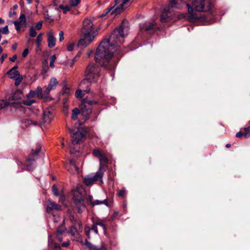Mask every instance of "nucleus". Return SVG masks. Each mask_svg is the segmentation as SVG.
Returning a JSON list of instances; mask_svg holds the SVG:
<instances>
[{
  "mask_svg": "<svg viewBox=\"0 0 250 250\" xmlns=\"http://www.w3.org/2000/svg\"><path fill=\"white\" fill-rule=\"evenodd\" d=\"M42 36H43V33H40L38 35V36L36 39V43L37 45H41V42L42 40Z\"/></svg>",
  "mask_w": 250,
  "mask_h": 250,
  "instance_id": "obj_26",
  "label": "nucleus"
},
{
  "mask_svg": "<svg viewBox=\"0 0 250 250\" xmlns=\"http://www.w3.org/2000/svg\"><path fill=\"white\" fill-rule=\"evenodd\" d=\"M243 135H244V134L243 132L242 131H239L237 133H236V137H237V138H240Z\"/></svg>",
  "mask_w": 250,
  "mask_h": 250,
  "instance_id": "obj_55",
  "label": "nucleus"
},
{
  "mask_svg": "<svg viewBox=\"0 0 250 250\" xmlns=\"http://www.w3.org/2000/svg\"><path fill=\"white\" fill-rule=\"evenodd\" d=\"M54 118V111L52 108H46L43 111L42 121L45 124H49Z\"/></svg>",
  "mask_w": 250,
  "mask_h": 250,
  "instance_id": "obj_12",
  "label": "nucleus"
},
{
  "mask_svg": "<svg viewBox=\"0 0 250 250\" xmlns=\"http://www.w3.org/2000/svg\"><path fill=\"white\" fill-rule=\"evenodd\" d=\"M70 165L71 167L74 168L76 171V172H78L79 168L76 166V165L74 163V161L71 160L70 162Z\"/></svg>",
  "mask_w": 250,
  "mask_h": 250,
  "instance_id": "obj_41",
  "label": "nucleus"
},
{
  "mask_svg": "<svg viewBox=\"0 0 250 250\" xmlns=\"http://www.w3.org/2000/svg\"><path fill=\"white\" fill-rule=\"evenodd\" d=\"M37 34V33L35 29L33 27H31L29 30L30 36L31 37H35L36 36Z\"/></svg>",
  "mask_w": 250,
  "mask_h": 250,
  "instance_id": "obj_30",
  "label": "nucleus"
},
{
  "mask_svg": "<svg viewBox=\"0 0 250 250\" xmlns=\"http://www.w3.org/2000/svg\"><path fill=\"white\" fill-rule=\"evenodd\" d=\"M17 59V55H14L12 56V57L9 58V60L11 62H14Z\"/></svg>",
  "mask_w": 250,
  "mask_h": 250,
  "instance_id": "obj_56",
  "label": "nucleus"
},
{
  "mask_svg": "<svg viewBox=\"0 0 250 250\" xmlns=\"http://www.w3.org/2000/svg\"><path fill=\"white\" fill-rule=\"evenodd\" d=\"M7 73L11 79H16L20 77H22V76L20 75V72L17 70L13 71L12 70H9Z\"/></svg>",
  "mask_w": 250,
  "mask_h": 250,
  "instance_id": "obj_21",
  "label": "nucleus"
},
{
  "mask_svg": "<svg viewBox=\"0 0 250 250\" xmlns=\"http://www.w3.org/2000/svg\"><path fill=\"white\" fill-rule=\"evenodd\" d=\"M34 91H36V94L39 97L42 95V88L41 86H38L36 90Z\"/></svg>",
  "mask_w": 250,
  "mask_h": 250,
  "instance_id": "obj_37",
  "label": "nucleus"
},
{
  "mask_svg": "<svg viewBox=\"0 0 250 250\" xmlns=\"http://www.w3.org/2000/svg\"><path fill=\"white\" fill-rule=\"evenodd\" d=\"M19 24H21V23L17 21H15L14 22V24H15L16 28L17 30L20 29Z\"/></svg>",
  "mask_w": 250,
  "mask_h": 250,
  "instance_id": "obj_57",
  "label": "nucleus"
},
{
  "mask_svg": "<svg viewBox=\"0 0 250 250\" xmlns=\"http://www.w3.org/2000/svg\"><path fill=\"white\" fill-rule=\"evenodd\" d=\"M80 3V0H70V3L72 6H76Z\"/></svg>",
  "mask_w": 250,
  "mask_h": 250,
  "instance_id": "obj_36",
  "label": "nucleus"
},
{
  "mask_svg": "<svg viewBox=\"0 0 250 250\" xmlns=\"http://www.w3.org/2000/svg\"><path fill=\"white\" fill-rule=\"evenodd\" d=\"M244 134L246 138L250 137V126L244 128Z\"/></svg>",
  "mask_w": 250,
  "mask_h": 250,
  "instance_id": "obj_28",
  "label": "nucleus"
},
{
  "mask_svg": "<svg viewBox=\"0 0 250 250\" xmlns=\"http://www.w3.org/2000/svg\"><path fill=\"white\" fill-rule=\"evenodd\" d=\"M128 30L127 21H123L119 28L112 31L108 39L101 42L96 50V62L107 67L113 56V50H117V47L123 42L124 38L127 34Z\"/></svg>",
  "mask_w": 250,
  "mask_h": 250,
  "instance_id": "obj_1",
  "label": "nucleus"
},
{
  "mask_svg": "<svg viewBox=\"0 0 250 250\" xmlns=\"http://www.w3.org/2000/svg\"><path fill=\"white\" fill-rule=\"evenodd\" d=\"M17 43H15L12 46V48L13 50H16L17 49Z\"/></svg>",
  "mask_w": 250,
  "mask_h": 250,
  "instance_id": "obj_61",
  "label": "nucleus"
},
{
  "mask_svg": "<svg viewBox=\"0 0 250 250\" xmlns=\"http://www.w3.org/2000/svg\"><path fill=\"white\" fill-rule=\"evenodd\" d=\"M174 13L171 11L169 6H167L164 8L162 11L160 20L162 22H166L169 21L174 17Z\"/></svg>",
  "mask_w": 250,
  "mask_h": 250,
  "instance_id": "obj_10",
  "label": "nucleus"
},
{
  "mask_svg": "<svg viewBox=\"0 0 250 250\" xmlns=\"http://www.w3.org/2000/svg\"><path fill=\"white\" fill-rule=\"evenodd\" d=\"M104 174V171L100 167L98 171L94 174V175H88L83 178V182L87 186H90L93 183L97 181H100L103 183L102 178Z\"/></svg>",
  "mask_w": 250,
  "mask_h": 250,
  "instance_id": "obj_6",
  "label": "nucleus"
},
{
  "mask_svg": "<svg viewBox=\"0 0 250 250\" xmlns=\"http://www.w3.org/2000/svg\"><path fill=\"white\" fill-rule=\"evenodd\" d=\"M93 223L95 224L97 226H99L101 227L104 230V231L105 232L106 229V226L105 224L103 223V221L101 220H95L93 221Z\"/></svg>",
  "mask_w": 250,
  "mask_h": 250,
  "instance_id": "obj_22",
  "label": "nucleus"
},
{
  "mask_svg": "<svg viewBox=\"0 0 250 250\" xmlns=\"http://www.w3.org/2000/svg\"><path fill=\"white\" fill-rule=\"evenodd\" d=\"M65 230V227L63 225L59 226L56 230V236L58 239L61 242L62 241V238L61 237V234L64 232Z\"/></svg>",
  "mask_w": 250,
  "mask_h": 250,
  "instance_id": "obj_20",
  "label": "nucleus"
},
{
  "mask_svg": "<svg viewBox=\"0 0 250 250\" xmlns=\"http://www.w3.org/2000/svg\"><path fill=\"white\" fill-rule=\"evenodd\" d=\"M15 85H18L22 80V77H20L18 79H16Z\"/></svg>",
  "mask_w": 250,
  "mask_h": 250,
  "instance_id": "obj_52",
  "label": "nucleus"
},
{
  "mask_svg": "<svg viewBox=\"0 0 250 250\" xmlns=\"http://www.w3.org/2000/svg\"><path fill=\"white\" fill-rule=\"evenodd\" d=\"M58 84L56 78H52L47 85L45 87V89L44 90V94L47 95L49 94L51 90H54L56 88L57 85Z\"/></svg>",
  "mask_w": 250,
  "mask_h": 250,
  "instance_id": "obj_15",
  "label": "nucleus"
},
{
  "mask_svg": "<svg viewBox=\"0 0 250 250\" xmlns=\"http://www.w3.org/2000/svg\"><path fill=\"white\" fill-rule=\"evenodd\" d=\"M48 46L49 48H52L56 44V38L54 35V32L50 31L47 34Z\"/></svg>",
  "mask_w": 250,
  "mask_h": 250,
  "instance_id": "obj_18",
  "label": "nucleus"
},
{
  "mask_svg": "<svg viewBox=\"0 0 250 250\" xmlns=\"http://www.w3.org/2000/svg\"><path fill=\"white\" fill-rule=\"evenodd\" d=\"M62 209V207L57 204L51 202L49 201L47 207L46 211L48 213H52L53 215L55 214L56 211L61 210Z\"/></svg>",
  "mask_w": 250,
  "mask_h": 250,
  "instance_id": "obj_13",
  "label": "nucleus"
},
{
  "mask_svg": "<svg viewBox=\"0 0 250 250\" xmlns=\"http://www.w3.org/2000/svg\"><path fill=\"white\" fill-rule=\"evenodd\" d=\"M90 229H91V230H93L96 234H97L98 233L97 226L94 223H93V225H92V227Z\"/></svg>",
  "mask_w": 250,
  "mask_h": 250,
  "instance_id": "obj_47",
  "label": "nucleus"
},
{
  "mask_svg": "<svg viewBox=\"0 0 250 250\" xmlns=\"http://www.w3.org/2000/svg\"><path fill=\"white\" fill-rule=\"evenodd\" d=\"M100 159V161H102L104 162H107L108 160L107 158L106 157L104 153L103 152V153L98 158Z\"/></svg>",
  "mask_w": 250,
  "mask_h": 250,
  "instance_id": "obj_35",
  "label": "nucleus"
},
{
  "mask_svg": "<svg viewBox=\"0 0 250 250\" xmlns=\"http://www.w3.org/2000/svg\"><path fill=\"white\" fill-rule=\"evenodd\" d=\"M59 8L63 10V12L64 14H66L67 12L70 11V7L68 5H63L62 4H61L59 6Z\"/></svg>",
  "mask_w": 250,
  "mask_h": 250,
  "instance_id": "obj_25",
  "label": "nucleus"
},
{
  "mask_svg": "<svg viewBox=\"0 0 250 250\" xmlns=\"http://www.w3.org/2000/svg\"><path fill=\"white\" fill-rule=\"evenodd\" d=\"M92 82H91L90 80H88V79H84L81 81L79 84L80 87H81V89L83 90L86 93H88L90 90V83Z\"/></svg>",
  "mask_w": 250,
  "mask_h": 250,
  "instance_id": "obj_17",
  "label": "nucleus"
},
{
  "mask_svg": "<svg viewBox=\"0 0 250 250\" xmlns=\"http://www.w3.org/2000/svg\"><path fill=\"white\" fill-rule=\"evenodd\" d=\"M82 32L86 33H97L94 30V24L92 20L87 18L84 20Z\"/></svg>",
  "mask_w": 250,
  "mask_h": 250,
  "instance_id": "obj_9",
  "label": "nucleus"
},
{
  "mask_svg": "<svg viewBox=\"0 0 250 250\" xmlns=\"http://www.w3.org/2000/svg\"><path fill=\"white\" fill-rule=\"evenodd\" d=\"M21 24H24L26 22V17L24 14H21L19 18V21Z\"/></svg>",
  "mask_w": 250,
  "mask_h": 250,
  "instance_id": "obj_31",
  "label": "nucleus"
},
{
  "mask_svg": "<svg viewBox=\"0 0 250 250\" xmlns=\"http://www.w3.org/2000/svg\"><path fill=\"white\" fill-rule=\"evenodd\" d=\"M52 191L53 192L55 196H58L59 193L58 191V189L56 185H54L52 187Z\"/></svg>",
  "mask_w": 250,
  "mask_h": 250,
  "instance_id": "obj_44",
  "label": "nucleus"
},
{
  "mask_svg": "<svg viewBox=\"0 0 250 250\" xmlns=\"http://www.w3.org/2000/svg\"><path fill=\"white\" fill-rule=\"evenodd\" d=\"M96 104L97 102L88 100H84L81 104V114L83 119L86 120L89 119V115L92 112L91 106L93 104Z\"/></svg>",
  "mask_w": 250,
  "mask_h": 250,
  "instance_id": "obj_5",
  "label": "nucleus"
},
{
  "mask_svg": "<svg viewBox=\"0 0 250 250\" xmlns=\"http://www.w3.org/2000/svg\"><path fill=\"white\" fill-rule=\"evenodd\" d=\"M80 113V111L77 108H75L72 110V114L71 118L73 120H76L77 119L78 115Z\"/></svg>",
  "mask_w": 250,
  "mask_h": 250,
  "instance_id": "obj_23",
  "label": "nucleus"
},
{
  "mask_svg": "<svg viewBox=\"0 0 250 250\" xmlns=\"http://www.w3.org/2000/svg\"><path fill=\"white\" fill-rule=\"evenodd\" d=\"M37 45V49H36V51L37 52H39V51H41V50H42L41 45Z\"/></svg>",
  "mask_w": 250,
  "mask_h": 250,
  "instance_id": "obj_62",
  "label": "nucleus"
},
{
  "mask_svg": "<svg viewBox=\"0 0 250 250\" xmlns=\"http://www.w3.org/2000/svg\"><path fill=\"white\" fill-rule=\"evenodd\" d=\"M8 105V103L4 100H0V110Z\"/></svg>",
  "mask_w": 250,
  "mask_h": 250,
  "instance_id": "obj_38",
  "label": "nucleus"
},
{
  "mask_svg": "<svg viewBox=\"0 0 250 250\" xmlns=\"http://www.w3.org/2000/svg\"><path fill=\"white\" fill-rule=\"evenodd\" d=\"M53 218H54V222H59L61 220V217L59 215H53Z\"/></svg>",
  "mask_w": 250,
  "mask_h": 250,
  "instance_id": "obj_45",
  "label": "nucleus"
},
{
  "mask_svg": "<svg viewBox=\"0 0 250 250\" xmlns=\"http://www.w3.org/2000/svg\"><path fill=\"white\" fill-rule=\"evenodd\" d=\"M92 197L91 196H89V201L90 204L92 206L94 207L96 205H100L101 204H104L107 207H109L110 205L108 202V200L107 199H105L103 201H100L99 200H96L95 201H92Z\"/></svg>",
  "mask_w": 250,
  "mask_h": 250,
  "instance_id": "obj_19",
  "label": "nucleus"
},
{
  "mask_svg": "<svg viewBox=\"0 0 250 250\" xmlns=\"http://www.w3.org/2000/svg\"><path fill=\"white\" fill-rule=\"evenodd\" d=\"M178 1H181V0H170V6H169L170 7V8L173 7L178 8V6L177 4L178 3Z\"/></svg>",
  "mask_w": 250,
  "mask_h": 250,
  "instance_id": "obj_27",
  "label": "nucleus"
},
{
  "mask_svg": "<svg viewBox=\"0 0 250 250\" xmlns=\"http://www.w3.org/2000/svg\"><path fill=\"white\" fill-rule=\"evenodd\" d=\"M7 54H3L2 55L0 58V62L2 63L3 62L4 60L7 57Z\"/></svg>",
  "mask_w": 250,
  "mask_h": 250,
  "instance_id": "obj_53",
  "label": "nucleus"
},
{
  "mask_svg": "<svg viewBox=\"0 0 250 250\" xmlns=\"http://www.w3.org/2000/svg\"><path fill=\"white\" fill-rule=\"evenodd\" d=\"M78 232L77 230H76L75 227H73L71 228L70 232L72 235H75V232Z\"/></svg>",
  "mask_w": 250,
  "mask_h": 250,
  "instance_id": "obj_54",
  "label": "nucleus"
},
{
  "mask_svg": "<svg viewBox=\"0 0 250 250\" xmlns=\"http://www.w3.org/2000/svg\"><path fill=\"white\" fill-rule=\"evenodd\" d=\"M126 194L125 189L120 190L118 192V195L123 198L125 197Z\"/></svg>",
  "mask_w": 250,
  "mask_h": 250,
  "instance_id": "obj_42",
  "label": "nucleus"
},
{
  "mask_svg": "<svg viewBox=\"0 0 250 250\" xmlns=\"http://www.w3.org/2000/svg\"><path fill=\"white\" fill-rule=\"evenodd\" d=\"M72 203L74 209L79 213L84 211L86 208L85 205V194L83 186L78 185L76 189L73 190Z\"/></svg>",
  "mask_w": 250,
  "mask_h": 250,
  "instance_id": "obj_2",
  "label": "nucleus"
},
{
  "mask_svg": "<svg viewBox=\"0 0 250 250\" xmlns=\"http://www.w3.org/2000/svg\"><path fill=\"white\" fill-rule=\"evenodd\" d=\"M69 245V243L68 242H65L62 243V246L63 247H66L68 246Z\"/></svg>",
  "mask_w": 250,
  "mask_h": 250,
  "instance_id": "obj_60",
  "label": "nucleus"
},
{
  "mask_svg": "<svg viewBox=\"0 0 250 250\" xmlns=\"http://www.w3.org/2000/svg\"><path fill=\"white\" fill-rule=\"evenodd\" d=\"M155 24L150 23L148 26L145 27V30L147 31L152 30L154 27Z\"/></svg>",
  "mask_w": 250,
  "mask_h": 250,
  "instance_id": "obj_39",
  "label": "nucleus"
},
{
  "mask_svg": "<svg viewBox=\"0 0 250 250\" xmlns=\"http://www.w3.org/2000/svg\"><path fill=\"white\" fill-rule=\"evenodd\" d=\"M129 1V0H115L116 4L118 5L109 10L108 12L111 11V14H118L121 13L125 9V5Z\"/></svg>",
  "mask_w": 250,
  "mask_h": 250,
  "instance_id": "obj_11",
  "label": "nucleus"
},
{
  "mask_svg": "<svg viewBox=\"0 0 250 250\" xmlns=\"http://www.w3.org/2000/svg\"><path fill=\"white\" fill-rule=\"evenodd\" d=\"M186 5L189 14H192L193 10L200 12H210L213 7L211 0H194L191 5L187 3Z\"/></svg>",
  "mask_w": 250,
  "mask_h": 250,
  "instance_id": "obj_3",
  "label": "nucleus"
},
{
  "mask_svg": "<svg viewBox=\"0 0 250 250\" xmlns=\"http://www.w3.org/2000/svg\"><path fill=\"white\" fill-rule=\"evenodd\" d=\"M85 135L83 133L78 130L74 133L72 136V144L76 145L80 143L84 138Z\"/></svg>",
  "mask_w": 250,
  "mask_h": 250,
  "instance_id": "obj_14",
  "label": "nucleus"
},
{
  "mask_svg": "<svg viewBox=\"0 0 250 250\" xmlns=\"http://www.w3.org/2000/svg\"><path fill=\"white\" fill-rule=\"evenodd\" d=\"M83 245L84 248L88 249L89 250H106V248L104 246L102 245L100 247L96 246L91 244V243L88 242L87 240H85V242L84 243H83Z\"/></svg>",
  "mask_w": 250,
  "mask_h": 250,
  "instance_id": "obj_16",
  "label": "nucleus"
},
{
  "mask_svg": "<svg viewBox=\"0 0 250 250\" xmlns=\"http://www.w3.org/2000/svg\"><path fill=\"white\" fill-rule=\"evenodd\" d=\"M42 21H40L36 24V25L35 26V28L37 30H40L42 28Z\"/></svg>",
  "mask_w": 250,
  "mask_h": 250,
  "instance_id": "obj_46",
  "label": "nucleus"
},
{
  "mask_svg": "<svg viewBox=\"0 0 250 250\" xmlns=\"http://www.w3.org/2000/svg\"><path fill=\"white\" fill-rule=\"evenodd\" d=\"M28 52H29V51H28V49L26 48V49H24L22 54V57L24 58L26 57L27 56Z\"/></svg>",
  "mask_w": 250,
  "mask_h": 250,
  "instance_id": "obj_51",
  "label": "nucleus"
},
{
  "mask_svg": "<svg viewBox=\"0 0 250 250\" xmlns=\"http://www.w3.org/2000/svg\"><path fill=\"white\" fill-rule=\"evenodd\" d=\"M56 60V55H52L50 58V66L52 68H54V62H55Z\"/></svg>",
  "mask_w": 250,
  "mask_h": 250,
  "instance_id": "obj_29",
  "label": "nucleus"
},
{
  "mask_svg": "<svg viewBox=\"0 0 250 250\" xmlns=\"http://www.w3.org/2000/svg\"><path fill=\"white\" fill-rule=\"evenodd\" d=\"M91 230L90 228L88 226H86L84 228V232L86 235L89 238L90 237V231Z\"/></svg>",
  "mask_w": 250,
  "mask_h": 250,
  "instance_id": "obj_40",
  "label": "nucleus"
},
{
  "mask_svg": "<svg viewBox=\"0 0 250 250\" xmlns=\"http://www.w3.org/2000/svg\"><path fill=\"white\" fill-rule=\"evenodd\" d=\"M83 38L81 39L78 43L79 47H85L88 45L94 40L97 33H83Z\"/></svg>",
  "mask_w": 250,
  "mask_h": 250,
  "instance_id": "obj_8",
  "label": "nucleus"
},
{
  "mask_svg": "<svg viewBox=\"0 0 250 250\" xmlns=\"http://www.w3.org/2000/svg\"><path fill=\"white\" fill-rule=\"evenodd\" d=\"M36 95H37L36 94V91H33V90H31L29 93L27 94V96L28 97V98H33Z\"/></svg>",
  "mask_w": 250,
  "mask_h": 250,
  "instance_id": "obj_43",
  "label": "nucleus"
},
{
  "mask_svg": "<svg viewBox=\"0 0 250 250\" xmlns=\"http://www.w3.org/2000/svg\"><path fill=\"white\" fill-rule=\"evenodd\" d=\"M82 89H78L75 92V96L77 98H82L83 97V93Z\"/></svg>",
  "mask_w": 250,
  "mask_h": 250,
  "instance_id": "obj_34",
  "label": "nucleus"
},
{
  "mask_svg": "<svg viewBox=\"0 0 250 250\" xmlns=\"http://www.w3.org/2000/svg\"><path fill=\"white\" fill-rule=\"evenodd\" d=\"M16 14V12H12V8L10 9V11L9 12V15L10 17H12L14 15Z\"/></svg>",
  "mask_w": 250,
  "mask_h": 250,
  "instance_id": "obj_58",
  "label": "nucleus"
},
{
  "mask_svg": "<svg viewBox=\"0 0 250 250\" xmlns=\"http://www.w3.org/2000/svg\"><path fill=\"white\" fill-rule=\"evenodd\" d=\"M2 32L3 34H8L9 33V30H8V27L7 25L5 26L3 28V29L2 30Z\"/></svg>",
  "mask_w": 250,
  "mask_h": 250,
  "instance_id": "obj_48",
  "label": "nucleus"
},
{
  "mask_svg": "<svg viewBox=\"0 0 250 250\" xmlns=\"http://www.w3.org/2000/svg\"><path fill=\"white\" fill-rule=\"evenodd\" d=\"M41 148V145L37 144L36 148L34 150L33 149L31 153L29 155L28 160L26 162V165L28 170H31L33 169L34 165L33 161L36 158L38 153L40 151Z\"/></svg>",
  "mask_w": 250,
  "mask_h": 250,
  "instance_id": "obj_7",
  "label": "nucleus"
},
{
  "mask_svg": "<svg viewBox=\"0 0 250 250\" xmlns=\"http://www.w3.org/2000/svg\"><path fill=\"white\" fill-rule=\"evenodd\" d=\"M103 153V152L102 151H101L100 149H94L93 151V155L97 157V158H99V157Z\"/></svg>",
  "mask_w": 250,
  "mask_h": 250,
  "instance_id": "obj_32",
  "label": "nucleus"
},
{
  "mask_svg": "<svg viewBox=\"0 0 250 250\" xmlns=\"http://www.w3.org/2000/svg\"><path fill=\"white\" fill-rule=\"evenodd\" d=\"M18 66L17 65L14 66L10 70H12V71L16 70V69L18 68Z\"/></svg>",
  "mask_w": 250,
  "mask_h": 250,
  "instance_id": "obj_64",
  "label": "nucleus"
},
{
  "mask_svg": "<svg viewBox=\"0 0 250 250\" xmlns=\"http://www.w3.org/2000/svg\"><path fill=\"white\" fill-rule=\"evenodd\" d=\"M74 46V43H72L70 44H69L67 46V50L69 51H71L73 50Z\"/></svg>",
  "mask_w": 250,
  "mask_h": 250,
  "instance_id": "obj_50",
  "label": "nucleus"
},
{
  "mask_svg": "<svg viewBox=\"0 0 250 250\" xmlns=\"http://www.w3.org/2000/svg\"><path fill=\"white\" fill-rule=\"evenodd\" d=\"M63 32L62 31H61L59 32V41L62 42L64 40V37H63Z\"/></svg>",
  "mask_w": 250,
  "mask_h": 250,
  "instance_id": "obj_49",
  "label": "nucleus"
},
{
  "mask_svg": "<svg viewBox=\"0 0 250 250\" xmlns=\"http://www.w3.org/2000/svg\"><path fill=\"white\" fill-rule=\"evenodd\" d=\"M100 68L96 65L90 63L86 67L85 75L86 79L93 83L96 82L100 76Z\"/></svg>",
  "mask_w": 250,
  "mask_h": 250,
  "instance_id": "obj_4",
  "label": "nucleus"
},
{
  "mask_svg": "<svg viewBox=\"0 0 250 250\" xmlns=\"http://www.w3.org/2000/svg\"><path fill=\"white\" fill-rule=\"evenodd\" d=\"M34 103H35V101L33 100H27L23 101V104L27 106L32 105V104H33Z\"/></svg>",
  "mask_w": 250,
  "mask_h": 250,
  "instance_id": "obj_33",
  "label": "nucleus"
},
{
  "mask_svg": "<svg viewBox=\"0 0 250 250\" xmlns=\"http://www.w3.org/2000/svg\"><path fill=\"white\" fill-rule=\"evenodd\" d=\"M61 250L60 246L59 244L55 245V250Z\"/></svg>",
  "mask_w": 250,
  "mask_h": 250,
  "instance_id": "obj_59",
  "label": "nucleus"
},
{
  "mask_svg": "<svg viewBox=\"0 0 250 250\" xmlns=\"http://www.w3.org/2000/svg\"><path fill=\"white\" fill-rule=\"evenodd\" d=\"M24 123L26 126L30 125H37V123L36 122L32 121L29 118L25 119L24 121Z\"/></svg>",
  "mask_w": 250,
  "mask_h": 250,
  "instance_id": "obj_24",
  "label": "nucleus"
},
{
  "mask_svg": "<svg viewBox=\"0 0 250 250\" xmlns=\"http://www.w3.org/2000/svg\"><path fill=\"white\" fill-rule=\"evenodd\" d=\"M48 67L47 65L45 67L43 68V71L44 73H46L48 71Z\"/></svg>",
  "mask_w": 250,
  "mask_h": 250,
  "instance_id": "obj_63",
  "label": "nucleus"
}]
</instances>
